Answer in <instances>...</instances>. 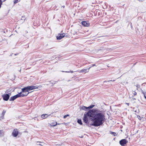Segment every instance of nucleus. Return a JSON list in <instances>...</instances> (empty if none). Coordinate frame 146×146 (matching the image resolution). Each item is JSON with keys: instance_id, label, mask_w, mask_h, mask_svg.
I'll list each match as a JSON object with an SVG mask.
<instances>
[{"instance_id": "f257e3e1", "label": "nucleus", "mask_w": 146, "mask_h": 146, "mask_svg": "<svg viewBox=\"0 0 146 146\" xmlns=\"http://www.w3.org/2000/svg\"><path fill=\"white\" fill-rule=\"evenodd\" d=\"M89 117L94 121L92 125L97 127L102 125L105 120L104 113L98 109L92 110L84 114L83 120L85 123H89Z\"/></svg>"}, {"instance_id": "4be33fe9", "label": "nucleus", "mask_w": 146, "mask_h": 146, "mask_svg": "<svg viewBox=\"0 0 146 146\" xmlns=\"http://www.w3.org/2000/svg\"><path fill=\"white\" fill-rule=\"evenodd\" d=\"M115 81V80H108V81H105L104 82H104H110V81Z\"/></svg>"}, {"instance_id": "f03ea898", "label": "nucleus", "mask_w": 146, "mask_h": 146, "mask_svg": "<svg viewBox=\"0 0 146 146\" xmlns=\"http://www.w3.org/2000/svg\"><path fill=\"white\" fill-rule=\"evenodd\" d=\"M26 87L22 89V92L19 93L21 97L27 96L29 93Z\"/></svg>"}, {"instance_id": "f8f14e48", "label": "nucleus", "mask_w": 146, "mask_h": 146, "mask_svg": "<svg viewBox=\"0 0 146 146\" xmlns=\"http://www.w3.org/2000/svg\"><path fill=\"white\" fill-rule=\"evenodd\" d=\"M88 109V107H86L85 106H82L80 107V109L83 110H86Z\"/></svg>"}, {"instance_id": "9d476101", "label": "nucleus", "mask_w": 146, "mask_h": 146, "mask_svg": "<svg viewBox=\"0 0 146 146\" xmlns=\"http://www.w3.org/2000/svg\"><path fill=\"white\" fill-rule=\"evenodd\" d=\"M78 72L80 73L82 72L86 73L88 72V70H87V69H83L78 71Z\"/></svg>"}, {"instance_id": "9b49d317", "label": "nucleus", "mask_w": 146, "mask_h": 146, "mask_svg": "<svg viewBox=\"0 0 146 146\" xmlns=\"http://www.w3.org/2000/svg\"><path fill=\"white\" fill-rule=\"evenodd\" d=\"M48 116V115L46 114H44L41 115V117L43 119H44L46 118Z\"/></svg>"}, {"instance_id": "412c9836", "label": "nucleus", "mask_w": 146, "mask_h": 146, "mask_svg": "<svg viewBox=\"0 0 146 146\" xmlns=\"http://www.w3.org/2000/svg\"><path fill=\"white\" fill-rule=\"evenodd\" d=\"M111 134L113 135L114 136H115L116 135V133L115 132H111L110 133Z\"/></svg>"}, {"instance_id": "4468645a", "label": "nucleus", "mask_w": 146, "mask_h": 146, "mask_svg": "<svg viewBox=\"0 0 146 146\" xmlns=\"http://www.w3.org/2000/svg\"><path fill=\"white\" fill-rule=\"evenodd\" d=\"M141 92L144 95L145 98L146 99V92H144L142 90Z\"/></svg>"}, {"instance_id": "5701e85b", "label": "nucleus", "mask_w": 146, "mask_h": 146, "mask_svg": "<svg viewBox=\"0 0 146 146\" xmlns=\"http://www.w3.org/2000/svg\"><path fill=\"white\" fill-rule=\"evenodd\" d=\"M50 82H51L50 81H49V82H47V83L46 84L47 85L49 84Z\"/></svg>"}, {"instance_id": "a878e982", "label": "nucleus", "mask_w": 146, "mask_h": 146, "mask_svg": "<svg viewBox=\"0 0 146 146\" xmlns=\"http://www.w3.org/2000/svg\"><path fill=\"white\" fill-rule=\"evenodd\" d=\"M60 146V144H58L55 145V146Z\"/></svg>"}, {"instance_id": "bb28decb", "label": "nucleus", "mask_w": 146, "mask_h": 146, "mask_svg": "<svg viewBox=\"0 0 146 146\" xmlns=\"http://www.w3.org/2000/svg\"><path fill=\"white\" fill-rule=\"evenodd\" d=\"M92 67V66H90L88 69H87V70H88V72H89V71L90 69V68H91Z\"/></svg>"}, {"instance_id": "c756f323", "label": "nucleus", "mask_w": 146, "mask_h": 146, "mask_svg": "<svg viewBox=\"0 0 146 146\" xmlns=\"http://www.w3.org/2000/svg\"><path fill=\"white\" fill-rule=\"evenodd\" d=\"M138 118L140 119V118H141L140 116H138Z\"/></svg>"}, {"instance_id": "a211bd4d", "label": "nucleus", "mask_w": 146, "mask_h": 146, "mask_svg": "<svg viewBox=\"0 0 146 146\" xmlns=\"http://www.w3.org/2000/svg\"><path fill=\"white\" fill-rule=\"evenodd\" d=\"M132 93L133 94V96H136L137 94V92H135V91H133Z\"/></svg>"}, {"instance_id": "cd10ccee", "label": "nucleus", "mask_w": 146, "mask_h": 146, "mask_svg": "<svg viewBox=\"0 0 146 146\" xmlns=\"http://www.w3.org/2000/svg\"><path fill=\"white\" fill-rule=\"evenodd\" d=\"M37 145H40V146H43V145L42 144H37Z\"/></svg>"}, {"instance_id": "6e6552de", "label": "nucleus", "mask_w": 146, "mask_h": 146, "mask_svg": "<svg viewBox=\"0 0 146 146\" xmlns=\"http://www.w3.org/2000/svg\"><path fill=\"white\" fill-rule=\"evenodd\" d=\"M65 36V34L63 33L62 34L56 36L57 40H60L63 38Z\"/></svg>"}, {"instance_id": "393cba45", "label": "nucleus", "mask_w": 146, "mask_h": 146, "mask_svg": "<svg viewBox=\"0 0 146 146\" xmlns=\"http://www.w3.org/2000/svg\"><path fill=\"white\" fill-rule=\"evenodd\" d=\"M68 116V115H64V118H65L66 117Z\"/></svg>"}, {"instance_id": "423d86ee", "label": "nucleus", "mask_w": 146, "mask_h": 146, "mask_svg": "<svg viewBox=\"0 0 146 146\" xmlns=\"http://www.w3.org/2000/svg\"><path fill=\"white\" fill-rule=\"evenodd\" d=\"M18 133L17 129H15L13 130L12 133V135L14 137H16L18 134Z\"/></svg>"}, {"instance_id": "0eeeda50", "label": "nucleus", "mask_w": 146, "mask_h": 146, "mask_svg": "<svg viewBox=\"0 0 146 146\" xmlns=\"http://www.w3.org/2000/svg\"><path fill=\"white\" fill-rule=\"evenodd\" d=\"M26 88L28 89V91L34 89H36L38 88V87L35 86H28L26 87Z\"/></svg>"}, {"instance_id": "2eb2a0df", "label": "nucleus", "mask_w": 146, "mask_h": 146, "mask_svg": "<svg viewBox=\"0 0 146 146\" xmlns=\"http://www.w3.org/2000/svg\"><path fill=\"white\" fill-rule=\"evenodd\" d=\"M78 123L80 125L82 124V123L81 119H78L77 121Z\"/></svg>"}, {"instance_id": "f3484780", "label": "nucleus", "mask_w": 146, "mask_h": 146, "mask_svg": "<svg viewBox=\"0 0 146 146\" xmlns=\"http://www.w3.org/2000/svg\"><path fill=\"white\" fill-rule=\"evenodd\" d=\"M20 1V0H15L14 2V4H16L18 2H19Z\"/></svg>"}, {"instance_id": "7c9ffc66", "label": "nucleus", "mask_w": 146, "mask_h": 146, "mask_svg": "<svg viewBox=\"0 0 146 146\" xmlns=\"http://www.w3.org/2000/svg\"><path fill=\"white\" fill-rule=\"evenodd\" d=\"M126 104H127L128 106H129V103H126Z\"/></svg>"}, {"instance_id": "ddd939ff", "label": "nucleus", "mask_w": 146, "mask_h": 146, "mask_svg": "<svg viewBox=\"0 0 146 146\" xmlns=\"http://www.w3.org/2000/svg\"><path fill=\"white\" fill-rule=\"evenodd\" d=\"M4 132L3 130H0V137L2 136L4 134Z\"/></svg>"}, {"instance_id": "b1692460", "label": "nucleus", "mask_w": 146, "mask_h": 146, "mask_svg": "<svg viewBox=\"0 0 146 146\" xmlns=\"http://www.w3.org/2000/svg\"><path fill=\"white\" fill-rule=\"evenodd\" d=\"M5 112H6V111H5L3 110V111L2 113H3V115H4L5 114Z\"/></svg>"}, {"instance_id": "473e14b6", "label": "nucleus", "mask_w": 146, "mask_h": 146, "mask_svg": "<svg viewBox=\"0 0 146 146\" xmlns=\"http://www.w3.org/2000/svg\"><path fill=\"white\" fill-rule=\"evenodd\" d=\"M139 86V85H137V86H136L137 87V88H138V86Z\"/></svg>"}, {"instance_id": "aec40b11", "label": "nucleus", "mask_w": 146, "mask_h": 146, "mask_svg": "<svg viewBox=\"0 0 146 146\" xmlns=\"http://www.w3.org/2000/svg\"><path fill=\"white\" fill-rule=\"evenodd\" d=\"M62 72H66V73H70V72H71V73H73V71H71L70 72V71H62Z\"/></svg>"}, {"instance_id": "7ed1b4c3", "label": "nucleus", "mask_w": 146, "mask_h": 146, "mask_svg": "<svg viewBox=\"0 0 146 146\" xmlns=\"http://www.w3.org/2000/svg\"><path fill=\"white\" fill-rule=\"evenodd\" d=\"M20 97H21V96L20 95V94L19 93L18 94L11 97L10 98V99L9 100L10 101H14L15 100V99H16L17 98Z\"/></svg>"}, {"instance_id": "dca6fc26", "label": "nucleus", "mask_w": 146, "mask_h": 146, "mask_svg": "<svg viewBox=\"0 0 146 146\" xmlns=\"http://www.w3.org/2000/svg\"><path fill=\"white\" fill-rule=\"evenodd\" d=\"M57 122H56L55 123H51V126H55V125H57Z\"/></svg>"}, {"instance_id": "2f4dec72", "label": "nucleus", "mask_w": 146, "mask_h": 146, "mask_svg": "<svg viewBox=\"0 0 146 146\" xmlns=\"http://www.w3.org/2000/svg\"><path fill=\"white\" fill-rule=\"evenodd\" d=\"M63 8H64L65 7V6H63L62 7Z\"/></svg>"}, {"instance_id": "20e7f679", "label": "nucleus", "mask_w": 146, "mask_h": 146, "mask_svg": "<svg viewBox=\"0 0 146 146\" xmlns=\"http://www.w3.org/2000/svg\"><path fill=\"white\" fill-rule=\"evenodd\" d=\"M2 97L4 100L7 101L9 99L10 95L8 94H5L2 95Z\"/></svg>"}, {"instance_id": "c85d7f7f", "label": "nucleus", "mask_w": 146, "mask_h": 146, "mask_svg": "<svg viewBox=\"0 0 146 146\" xmlns=\"http://www.w3.org/2000/svg\"><path fill=\"white\" fill-rule=\"evenodd\" d=\"M96 66V64H92V67H93V66Z\"/></svg>"}, {"instance_id": "1a4fd4ad", "label": "nucleus", "mask_w": 146, "mask_h": 146, "mask_svg": "<svg viewBox=\"0 0 146 146\" xmlns=\"http://www.w3.org/2000/svg\"><path fill=\"white\" fill-rule=\"evenodd\" d=\"M82 25L86 27H88L90 25L88 21L86 22V21L82 22Z\"/></svg>"}, {"instance_id": "39448f33", "label": "nucleus", "mask_w": 146, "mask_h": 146, "mask_svg": "<svg viewBox=\"0 0 146 146\" xmlns=\"http://www.w3.org/2000/svg\"><path fill=\"white\" fill-rule=\"evenodd\" d=\"M128 142L125 139H122L119 141V143L122 146H124Z\"/></svg>"}, {"instance_id": "6ab92c4d", "label": "nucleus", "mask_w": 146, "mask_h": 146, "mask_svg": "<svg viewBox=\"0 0 146 146\" xmlns=\"http://www.w3.org/2000/svg\"><path fill=\"white\" fill-rule=\"evenodd\" d=\"M94 106V105H91L90 106L88 107V109H90L92 108H93Z\"/></svg>"}]
</instances>
